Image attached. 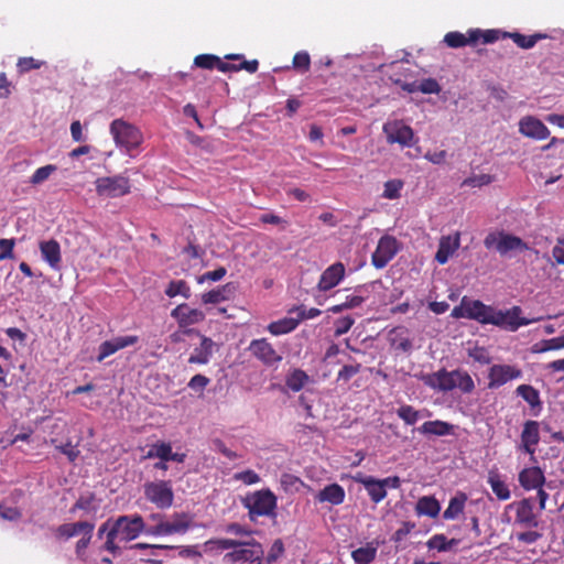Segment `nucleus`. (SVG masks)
<instances>
[{
  "mask_svg": "<svg viewBox=\"0 0 564 564\" xmlns=\"http://www.w3.org/2000/svg\"><path fill=\"white\" fill-rule=\"evenodd\" d=\"M227 274V270L225 267H219L214 271L205 272L204 274L197 278V283L203 284L206 281L217 282L220 281Z\"/></svg>",
  "mask_w": 564,
  "mask_h": 564,
  "instance_id": "obj_54",
  "label": "nucleus"
},
{
  "mask_svg": "<svg viewBox=\"0 0 564 564\" xmlns=\"http://www.w3.org/2000/svg\"><path fill=\"white\" fill-rule=\"evenodd\" d=\"M131 550H142L149 551L148 554H144L140 560L144 563L149 564H163V561L158 558L159 550H173L176 549L174 545L167 544H148V543H135L130 546Z\"/></svg>",
  "mask_w": 564,
  "mask_h": 564,
  "instance_id": "obj_33",
  "label": "nucleus"
},
{
  "mask_svg": "<svg viewBox=\"0 0 564 564\" xmlns=\"http://www.w3.org/2000/svg\"><path fill=\"white\" fill-rule=\"evenodd\" d=\"M541 351L558 350L564 348V334L542 341Z\"/></svg>",
  "mask_w": 564,
  "mask_h": 564,
  "instance_id": "obj_63",
  "label": "nucleus"
},
{
  "mask_svg": "<svg viewBox=\"0 0 564 564\" xmlns=\"http://www.w3.org/2000/svg\"><path fill=\"white\" fill-rule=\"evenodd\" d=\"M488 484L499 500H508L510 498V490L498 474L490 473Z\"/></svg>",
  "mask_w": 564,
  "mask_h": 564,
  "instance_id": "obj_42",
  "label": "nucleus"
},
{
  "mask_svg": "<svg viewBox=\"0 0 564 564\" xmlns=\"http://www.w3.org/2000/svg\"><path fill=\"white\" fill-rule=\"evenodd\" d=\"M395 84L400 85V87L408 93L421 91L423 94H438L441 87L436 79L434 78H425L421 83H401V80H395Z\"/></svg>",
  "mask_w": 564,
  "mask_h": 564,
  "instance_id": "obj_32",
  "label": "nucleus"
},
{
  "mask_svg": "<svg viewBox=\"0 0 564 564\" xmlns=\"http://www.w3.org/2000/svg\"><path fill=\"white\" fill-rule=\"evenodd\" d=\"M172 446L170 443L159 442L151 446L147 454V458L158 457L161 460L169 462V456L171 454Z\"/></svg>",
  "mask_w": 564,
  "mask_h": 564,
  "instance_id": "obj_47",
  "label": "nucleus"
},
{
  "mask_svg": "<svg viewBox=\"0 0 564 564\" xmlns=\"http://www.w3.org/2000/svg\"><path fill=\"white\" fill-rule=\"evenodd\" d=\"M251 521L258 517L276 518L278 498L270 489H260L242 499Z\"/></svg>",
  "mask_w": 564,
  "mask_h": 564,
  "instance_id": "obj_5",
  "label": "nucleus"
},
{
  "mask_svg": "<svg viewBox=\"0 0 564 564\" xmlns=\"http://www.w3.org/2000/svg\"><path fill=\"white\" fill-rule=\"evenodd\" d=\"M519 131L521 134L534 140H545L551 133L549 128L533 116H527L520 120Z\"/></svg>",
  "mask_w": 564,
  "mask_h": 564,
  "instance_id": "obj_16",
  "label": "nucleus"
},
{
  "mask_svg": "<svg viewBox=\"0 0 564 564\" xmlns=\"http://www.w3.org/2000/svg\"><path fill=\"white\" fill-rule=\"evenodd\" d=\"M520 449L529 454L534 459L535 447L540 442V424L536 421L528 420L523 424L520 435Z\"/></svg>",
  "mask_w": 564,
  "mask_h": 564,
  "instance_id": "obj_15",
  "label": "nucleus"
},
{
  "mask_svg": "<svg viewBox=\"0 0 564 564\" xmlns=\"http://www.w3.org/2000/svg\"><path fill=\"white\" fill-rule=\"evenodd\" d=\"M441 511V505L434 496H423L419 498L415 505V513L426 516L430 518H436Z\"/></svg>",
  "mask_w": 564,
  "mask_h": 564,
  "instance_id": "obj_35",
  "label": "nucleus"
},
{
  "mask_svg": "<svg viewBox=\"0 0 564 564\" xmlns=\"http://www.w3.org/2000/svg\"><path fill=\"white\" fill-rule=\"evenodd\" d=\"M154 524H145V535L169 536L173 534H185L193 525V517L187 512H175L172 520H166L164 513L154 512L148 517Z\"/></svg>",
  "mask_w": 564,
  "mask_h": 564,
  "instance_id": "obj_4",
  "label": "nucleus"
},
{
  "mask_svg": "<svg viewBox=\"0 0 564 564\" xmlns=\"http://www.w3.org/2000/svg\"><path fill=\"white\" fill-rule=\"evenodd\" d=\"M96 192L101 197L117 198L130 193V180L123 175L98 177L95 182Z\"/></svg>",
  "mask_w": 564,
  "mask_h": 564,
  "instance_id": "obj_11",
  "label": "nucleus"
},
{
  "mask_svg": "<svg viewBox=\"0 0 564 564\" xmlns=\"http://www.w3.org/2000/svg\"><path fill=\"white\" fill-rule=\"evenodd\" d=\"M299 325V319L284 317L268 325V330L274 335H283L293 332Z\"/></svg>",
  "mask_w": 564,
  "mask_h": 564,
  "instance_id": "obj_40",
  "label": "nucleus"
},
{
  "mask_svg": "<svg viewBox=\"0 0 564 564\" xmlns=\"http://www.w3.org/2000/svg\"><path fill=\"white\" fill-rule=\"evenodd\" d=\"M516 522L527 528H536L539 525V521L533 511V506L530 499H523L518 503Z\"/></svg>",
  "mask_w": 564,
  "mask_h": 564,
  "instance_id": "obj_28",
  "label": "nucleus"
},
{
  "mask_svg": "<svg viewBox=\"0 0 564 564\" xmlns=\"http://www.w3.org/2000/svg\"><path fill=\"white\" fill-rule=\"evenodd\" d=\"M361 369L360 364L345 365L337 375V380L349 381L354 376L359 373Z\"/></svg>",
  "mask_w": 564,
  "mask_h": 564,
  "instance_id": "obj_59",
  "label": "nucleus"
},
{
  "mask_svg": "<svg viewBox=\"0 0 564 564\" xmlns=\"http://www.w3.org/2000/svg\"><path fill=\"white\" fill-rule=\"evenodd\" d=\"M236 292L234 283H227L202 294L203 304H218L229 301Z\"/></svg>",
  "mask_w": 564,
  "mask_h": 564,
  "instance_id": "obj_26",
  "label": "nucleus"
},
{
  "mask_svg": "<svg viewBox=\"0 0 564 564\" xmlns=\"http://www.w3.org/2000/svg\"><path fill=\"white\" fill-rule=\"evenodd\" d=\"M44 64L45 62L33 57H20L17 62V69L20 74H24L33 69H39Z\"/></svg>",
  "mask_w": 564,
  "mask_h": 564,
  "instance_id": "obj_51",
  "label": "nucleus"
},
{
  "mask_svg": "<svg viewBox=\"0 0 564 564\" xmlns=\"http://www.w3.org/2000/svg\"><path fill=\"white\" fill-rule=\"evenodd\" d=\"M194 65L204 69L217 68L223 73H230L234 67L230 63L220 59L218 56L213 54H200L194 58Z\"/></svg>",
  "mask_w": 564,
  "mask_h": 564,
  "instance_id": "obj_29",
  "label": "nucleus"
},
{
  "mask_svg": "<svg viewBox=\"0 0 564 564\" xmlns=\"http://www.w3.org/2000/svg\"><path fill=\"white\" fill-rule=\"evenodd\" d=\"M345 497V490L340 485L330 484L318 491L316 495V500L319 502H329L330 505L338 506L344 502Z\"/></svg>",
  "mask_w": 564,
  "mask_h": 564,
  "instance_id": "obj_31",
  "label": "nucleus"
},
{
  "mask_svg": "<svg viewBox=\"0 0 564 564\" xmlns=\"http://www.w3.org/2000/svg\"><path fill=\"white\" fill-rule=\"evenodd\" d=\"M354 323H355V319L351 316H344V317L338 318L335 322L334 335L336 337H339V336L348 333L349 329L352 327Z\"/></svg>",
  "mask_w": 564,
  "mask_h": 564,
  "instance_id": "obj_55",
  "label": "nucleus"
},
{
  "mask_svg": "<svg viewBox=\"0 0 564 564\" xmlns=\"http://www.w3.org/2000/svg\"><path fill=\"white\" fill-rule=\"evenodd\" d=\"M356 292H358L359 294H352V295L346 296L344 304L347 305V310H352V308L359 307L367 300V296L362 294L361 286L357 288Z\"/></svg>",
  "mask_w": 564,
  "mask_h": 564,
  "instance_id": "obj_57",
  "label": "nucleus"
},
{
  "mask_svg": "<svg viewBox=\"0 0 564 564\" xmlns=\"http://www.w3.org/2000/svg\"><path fill=\"white\" fill-rule=\"evenodd\" d=\"M200 345L196 348H194V351L188 358L189 364H196V365H206L209 362L213 354L214 348L216 344L214 340L209 337H206L204 335L200 336Z\"/></svg>",
  "mask_w": 564,
  "mask_h": 564,
  "instance_id": "obj_25",
  "label": "nucleus"
},
{
  "mask_svg": "<svg viewBox=\"0 0 564 564\" xmlns=\"http://www.w3.org/2000/svg\"><path fill=\"white\" fill-rule=\"evenodd\" d=\"M459 246V232H456L454 236H442L438 242V249L435 254L436 262L440 264H445L448 259L458 250Z\"/></svg>",
  "mask_w": 564,
  "mask_h": 564,
  "instance_id": "obj_23",
  "label": "nucleus"
},
{
  "mask_svg": "<svg viewBox=\"0 0 564 564\" xmlns=\"http://www.w3.org/2000/svg\"><path fill=\"white\" fill-rule=\"evenodd\" d=\"M210 382V379L204 375H195L191 378L188 387L195 391H203Z\"/></svg>",
  "mask_w": 564,
  "mask_h": 564,
  "instance_id": "obj_62",
  "label": "nucleus"
},
{
  "mask_svg": "<svg viewBox=\"0 0 564 564\" xmlns=\"http://www.w3.org/2000/svg\"><path fill=\"white\" fill-rule=\"evenodd\" d=\"M397 415L408 425H414L420 419V412L409 404L401 405Z\"/></svg>",
  "mask_w": 564,
  "mask_h": 564,
  "instance_id": "obj_48",
  "label": "nucleus"
},
{
  "mask_svg": "<svg viewBox=\"0 0 564 564\" xmlns=\"http://www.w3.org/2000/svg\"><path fill=\"white\" fill-rule=\"evenodd\" d=\"M499 30L469 29L466 34L452 31L445 34L443 42L451 48H459L466 45L475 46L479 42L482 44L494 43L499 40Z\"/></svg>",
  "mask_w": 564,
  "mask_h": 564,
  "instance_id": "obj_6",
  "label": "nucleus"
},
{
  "mask_svg": "<svg viewBox=\"0 0 564 564\" xmlns=\"http://www.w3.org/2000/svg\"><path fill=\"white\" fill-rule=\"evenodd\" d=\"M139 341V337L135 335L129 336H119L115 337L110 340H106L99 346V354L97 356L98 361H102L105 358L113 355L120 349H123L128 346H132Z\"/></svg>",
  "mask_w": 564,
  "mask_h": 564,
  "instance_id": "obj_18",
  "label": "nucleus"
},
{
  "mask_svg": "<svg viewBox=\"0 0 564 564\" xmlns=\"http://www.w3.org/2000/svg\"><path fill=\"white\" fill-rule=\"evenodd\" d=\"M382 130L387 137V142L390 144L398 143L402 148H411L414 143L413 129L402 120L387 121L383 124Z\"/></svg>",
  "mask_w": 564,
  "mask_h": 564,
  "instance_id": "obj_12",
  "label": "nucleus"
},
{
  "mask_svg": "<svg viewBox=\"0 0 564 564\" xmlns=\"http://www.w3.org/2000/svg\"><path fill=\"white\" fill-rule=\"evenodd\" d=\"M144 497L161 510L169 509L174 502V492L170 480H155L144 484Z\"/></svg>",
  "mask_w": 564,
  "mask_h": 564,
  "instance_id": "obj_9",
  "label": "nucleus"
},
{
  "mask_svg": "<svg viewBox=\"0 0 564 564\" xmlns=\"http://www.w3.org/2000/svg\"><path fill=\"white\" fill-rule=\"evenodd\" d=\"M467 499L468 497L465 492H456V495L449 499L448 506L443 512V518L445 520L457 519L464 512Z\"/></svg>",
  "mask_w": 564,
  "mask_h": 564,
  "instance_id": "obj_37",
  "label": "nucleus"
},
{
  "mask_svg": "<svg viewBox=\"0 0 564 564\" xmlns=\"http://www.w3.org/2000/svg\"><path fill=\"white\" fill-rule=\"evenodd\" d=\"M352 479L365 487L373 503H379L387 497V490H384L379 479L362 473H357Z\"/></svg>",
  "mask_w": 564,
  "mask_h": 564,
  "instance_id": "obj_20",
  "label": "nucleus"
},
{
  "mask_svg": "<svg viewBox=\"0 0 564 564\" xmlns=\"http://www.w3.org/2000/svg\"><path fill=\"white\" fill-rule=\"evenodd\" d=\"M522 377L521 369L510 365H494L488 373V388L495 389Z\"/></svg>",
  "mask_w": 564,
  "mask_h": 564,
  "instance_id": "obj_14",
  "label": "nucleus"
},
{
  "mask_svg": "<svg viewBox=\"0 0 564 564\" xmlns=\"http://www.w3.org/2000/svg\"><path fill=\"white\" fill-rule=\"evenodd\" d=\"M404 183L400 178L389 180L383 185L382 197L387 199H398L401 196V191Z\"/></svg>",
  "mask_w": 564,
  "mask_h": 564,
  "instance_id": "obj_46",
  "label": "nucleus"
},
{
  "mask_svg": "<svg viewBox=\"0 0 564 564\" xmlns=\"http://www.w3.org/2000/svg\"><path fill=\"white\" fill-rule=\"evenodd\" d=\"M111 529L116 531L120 541L129 542L142 533L145 534V521L139 513L120 516L113 520Z\"/></svg>",
  "mask_w": 564,
  "mask_h": 564,
  "instance_id": "obj_10",
  "label": "nucleus"
},
{
  "mask_svg": "<svg viewBox=\"0 0 564 564\" xmlns=\"http://www.w3.org/2000/svg\"><path fill=\"white\" fill-rule=\"evenodd\" d=\"M110 133L116 144L129 154L143 142V134L139 128L122 119H115L110 123Z\"/></svg>",
  "mask_w": 564,
  "mask_h": 564,
  "instance_id": "obj_8",
  "label": "nucleus"
},
{
  "mask_svg": "<svg viewBox=\"0 0 564 564\" xmlns=\"http://www.w3.org/2000/svg\"><path fill=\"white\" fill-rule=\"evenodd\" d=\"M310 380V377L305 371L301 369H294L285 380L286 387L293 392L301 391Z\"/></svg>",
  "mask_w": 564,
  "mask_h": 564,
  "instance_id": "obj_44",
  "label": "nucleus"
},
{
  "mask_svg": "<svg viewBox=\"0 0 564 564\" xmlns=\"http://www.w3.org/2000/svg\"><path fill=\"white\" fill-rule=\"evenodd\" d=\"M14 239H0V261L6 259H13Z\"/></svg>",
  "mask_w": 564,
  "mask_h": 564,
  "instance_id": "obj_56",
  "label": "nucleus"
},
{
  "mask_svg": "<svg viewBox=\"0 0 564 564\" xmlns=\"http://www.w3.org/2000/svg\"><path fill=\"white\" fill-rule=\"evenodd\" d=\"M42 258L52 269H59L62 256L61 246L55 239L41 241L39 245Z\"/></svg>",
  "mask_w": 564,
  "mask_h": 564,
  "instance_id": "obj_24",
  "label": "nucleus"
},
{
  "mask_svg": "<svg viewBox=\"0 0 564 564\" xmlns=\"http://www.w3.org/2000/svg\"><path fill=\"white\" fill-rule=\"evenodd\" d=\"M545 477L540 467H528L520 471L519 482L525 490L542 487Z\"/></svg>",
  "mask_w": 564,
  "mask_h": 564,
  "instance_id": "obj_27",
  "label": "nucleus"
},
{
  "mask_svg": "<svg viewBox=\"0 0 564 564\" xmlns=\"http://www.w3.org/2000/svg\"><path fill=\"white\" fill-rule=\"evenodd\" d=\"M457 544H458V540H456V539L447 540V538L444 534H434L426 542V545L430 550H437L438 552L449 551Z\"/></svg>",
  "mask_w": 564,
  "mask_h": 564,
  "instance_id": "obj_43",
  "label": "nucleus"
},
{
  "mask_svg": "<svg viewBox=\"0 0 564 564\" xmlns=\"http://www.w3.org/2000/svg\"><path fill=\"white\" fill-rule=\"evenodd\" d=\"M398 252V241L392 236H383L379 239L372 253V265L377 269L384 268Z\"/></svg>",
  "mask_w": 564,
  "mask_h": 564,
  "instance_id": "obj_13",
  "label": "nucleus"
},
{
  "mask_svg": "<svg viewBox=\"0 0 564 564\" xmlns=\"http://www.w3.org/2000/svg\"><path fill=\"white\" fill-rule=\"evenodd\" d=\"M553 265H564V237L557 238L552 249Z\"/></svg>",
  "mask_w": 564,
  "mask_h": 564,
  "instance_id": "obj_60",
  "label": "nucleus"
},
{
  "mask_svg": "<svg viewBox=\"0 0 564 564\" xmlns=\"http://www.w3.org/2000/svg\"><path fill=\"white\" fill-rule=\"evenodd\" d=\"M280 484L285 492L293 490L297 491V485H303L302 480L297 476L289 473H284L281 475Z\"/></svg>",
  "mask_w": 564,
  "mask_h": 564,
  "instance_id": "obj_53",
  "label": "nucleus"
},
{
  "mask_svg": "<svg viewBox=\"0 0 564 564\" xmlns=\"http://www.w3.org/2000/svg\"><path fill=\"white\" fill-rule=\"evenodd\" d=\"M293 68L299 73H306L311 67V57L306 51H300L293 56Z\"/></svg>",
  "mask_w": 564,
  "mask_h": 564,
  "instance_id": "obj_50",
  "label": "nucleus"
},
{
  "mask_svg": "<svg viewBox=\"0 0 564 564\" xmlns=\"http://www.w3.org/2000/svg\"><path fill=\"white\" fill-rule=\"evenodd\" d=\"M165 294L169 297L182 295L184 299H189L192 295L191 288L185 280H172L165 289Z\"/></svg>",
  "mask_w": 564,
  "mask_h": 564,
  "instance_id": "obj_45",
  "label": "nucleus"
},
{
  "mask_svg": "<svg viewBox=\"0 0 564 564\" xmlns=\"http://www.w3.org/2000/svg\"><path fill=\"white\" fill-rule=\"evenodd\" d=\"M511 39L520 48L529 50L532 48L538 41L545 39L546 35L542 33H535L532 35H524L519 32H501L499 39Z\"/></svg>",
  "mask_w": 564,
  "mask_h": 564,
  "instance_id": "obj_34",
  "label": "nucleus"
},
{
  "mask_svg": "<svg viewBox=\"0 0 564 564\" xmlns=\"http://www.w3.org/2000/svg\"><path fill=\"white\" fill-rule=\"evenodd\" d=\"M417 430L426 435L445 436L453 433L454 426L448 422L434 420L424 422Z\"/></svg>",
  "mask_w": 564,
  "mask_h": 564,
  "instance_id": "obj_36",
  "label": "nucleus"
},
{
  "mask_svg": "<svg viewBox=\"0 0 564 564\" xmlns=\"http://www.w3.org/2000/svg\"><path fill=\"white\" fill-rule=\"evenodd\" d=\"M345 265L341 262H335L329 265L321 275L317 288L322 292H327L337 286L345 276Z\"/></svg>",
  "mask_w": 564,
  "mask_h": 564,
  "instance_id": "obj_19",
  "label": "nucleus"
},
{
  "mask_svg": "<svg viewBox=\"0 0 564 564\" xmlns=\"http://www.w3.org/2000/svg\"><path fill=\"white\" fill-rule=\"evenodd\" d=\"M532 323V319L522 316V308L518 305L508 310H497L482 303L480 324L494 325L507 332H516L522 326Z\"/></svg>",
  "mask_w": 564,
  "mask_h": 564,
  "instance_id": "obj_3",
  "label": "nucleus"
},
{
  "mask_svg": "<svg viewBox=\"0 0 564 564\" xmlns=\"http://www.w3.org/2000/svg\"><path fill=\"white\" fill-rule=\"evenodd\" d=\"M213 545H216L219 550L235 549L232 552L225 555V560L228 562H249L251 564H261L262 562V545L254 539L249 541L210 539L204 543L206 550H213Z\"/></svg>",
  "mask_w": 564,
  "mask_h": 564,
  "instance_id": "obj_1",
  "label": "nucleus"
},
{
  "mask_svg": "<svg viewBox=\"0 0 564 564\" xmlns=\"http://www.w3.org/2000/svg\"><path fill=\"white\" fill-rule=\"evenodd\" d=\"M482 302L479 300H467L464 297L458 306L452 311L455 318H468L480 323Z\"/></svg>",
  "mask_w": 564,
  "mask_h": 564,
  "instance_id": "obj_22",
  "label": "nucleus"
},
{
  "mask_svg": "<svg viewBox=\"0 0 564 564\" xmlns=\"http://www.w3.org/2000/svg\"><path fill=\"white\" fill-rule=\"evenodd\" d=\"M484 246L488 250H495L501 257H507L514 251H524L529 247L520 237L505 230L490 231L484 239Z\"/></svg>",
  "mask_w": 564,
  "mask_h": 564,
  "instance_id": "obj_7",
  "label": "nucleus"
},
{
  "mask_svg": "<svg viewBox=\"0 0 564 564\" xmlns=\"http://www.w3.org/2000/svg\"><path fill=\"white\" fill-rule=\"evenodd\" d=\"M421 380L425 386L441 392L458 389L462 393L469 394L475 390L473 378L462 369L448 371L442 368L438 371L423 375Z\"/></svg>",
  "mask_w": 564,
  "mask_h": 564,
  "instance_id": "obj_2",
  "label": "nucleus"
},
{
  "mask_svg": "<svg viewBox=\"0 0 564 564\" xmlns=\"http://www.w3.org/2000/svg\"><path fill=\"white\" fill-rule=\"evenodd\" d=\"M249 349L253 356L265 365H273L281 360V356L265 338L252 340Z\"/></svg>",
  "mask_w": 564,
  "mask_h": 564,
  "instance_id": "obj_21",
  "label": "nucleus"
},
{
  "mask_svg": "<svg viewBox=\"0 0 564 564\" xmlns=\"http://www.w3.org/2000/svg\"><path fill=\"white\" fill-rule=\"evenodd\" d=\"M56 448L64 455L67 456L68 460L74 463L79 456V449L76 445H73L72 442H67L66 444L58 445Z\"/></svg>",
  "mask_w": 564,
  "mask_h": 564,
  "instance_id": "obj_61",
  "label": "nucleus"
},
{
  "mask_svg": "<svg viewBox=\"0 0 564 564\" xmlns=\"http://www.w3.org/2000/svg\"><path fill=\"white\" fill-rule=\"evenodd\" d=\"M236 480L242 481L246 485H254L260 481V476L251 469H247L234 475Z\"/></svg>",
  "mask_w": 564,
  "mask_h": 564,
  "instance_id": "obj_58",
  "label": "nucleus"
},
{
  "mask_svg": "<svg viewBox=\"0 0 564 564\" xmlns=\"http://www.w3.org/2000/svg\"><path fill=\"white\" fill-rule=\"evenodd\" d=\"M516 392L519 397H521L532 410L533 415H539L542 410V401L540 398V392L530 384H520Z\"/></svg>",
  "mask_w": 564,
  "mask_h": 564,
  "instance_id": "obj_30",
  "label": "nucleus"
},
{
  "mask_svg": "<svg viewBox=\"0 0 564 564\" xmlns=\"http://www.w3.org/2000/svg\"><path fill=\"white\" fill-rule=\"evenodd\" d=\"M94 524L87 521H79L75 523H65L57 528L56 534L59 538L70 539L79 533H87L94 531Z\"/></svg>",
  "mask_w": 564,
  "mask_h": 564,
  "instance_id": "obj_38",
  "label": "nucleus"
},
{
  "mask_svg": "<svg viewBox=\"0 0 564 564\" xmlns=\"http://www.w3.org/2000/svg\"><path fill=\"white\" fill-rule=\"evenodd\" d=\"M391 346L403 352H408L412 349V341L408 336V329L404 327H395L389 334Z\"/></svg>",
  "mask_w": 564,
  "mask_h": 564,
  "instance_id": "obj_39",
  "label": "nucleus"
},
{
  "mask_svg": "<svg viewBox=\"0 0 564 564\" xmlns=\"http://www.w3.org/2000/svg\"><path fill=\"white\" fill-rule=\"evenodd\" d=\"M57 166L54 164H47L45 166L39 167L30 177V183L32 185H39L45 182L55 171Z\"/></svg>",
  "mask_w": 564,
  "mask_h": 564,
  "instance_id": "obj_49",
  "label": "nucleus"
},
{
  "mask_svg": "<svg viewBox=\"0 0 564 564\" xmlns=\"http://www.w3.org/2000/svg\"><path fill=\"white\" fill-rule=\"evenodd\" d=\"M494 182V176L490 174H478L467 177L463 181V186L481 187Z\"/></svg>",
  "mask_w": 564,
  "mask_h": 564,
  "instance_id": "obj_52",
  "label": "nucleus"
},
{
  "mask_svg": "<svg viewBox=\"0 0 564 564\" xmlns=\"http://www.w3.org/2000/svg\"><path fill=\"white\" fill-rule=\"evenodd\" d=\"M415 528V523L405 521L402 525L393 533L392 541L401 542L413 529Z\"/></svg>",
  "mask_w": 564,
  "mask_h": 564,
  "instance_id": "obj_64",
  "label": "nucleus"
},
{
  "mask_svg": "<svg viewBox=\"0 0 564 564\" xmlns=\"http://www.w3.org/2000/svg\"><path fill=\"white\" fill-rule=\"evenodd\" d=\"M377 556V545L372 542L367 543L366 546L358 547L351 552V557L357 564H369L375 561Z\"/></svg>",
  "mask_w": 564,
  "mask_h": 564,
  "instance_id": "obj_41",
  "label": "nucleus"
},
{
  "mask_svg": "<svg viewBox=\"0 0 564 564\" xmlns=\"http://www.w3.org/2000/svg\"><path fill=\"white\" fill-rule=\"evenodd\" d=\"M171 316L176 319L181 328L198 324L205 319L203 311L191 308L187 304L182 303L172 310Z\"/></svg>",
  "mask_w": 564,
  "mask_h": 564,
  "instance_id": "obj_17",
  "label": "nucleus"
}]
</instances>
